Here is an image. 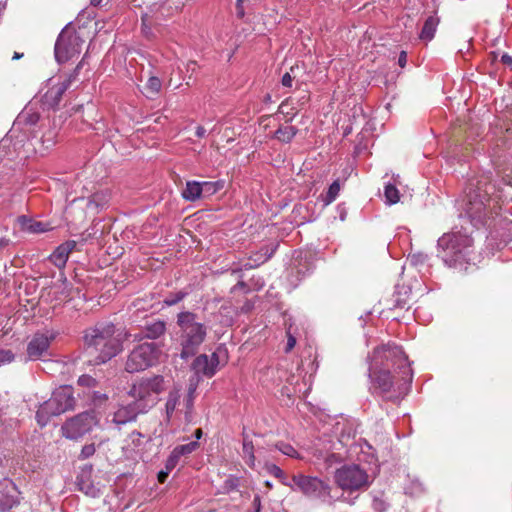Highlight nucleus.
<instances>
[{"label": "nucleus", "instance_id": "1", "mask_svg": "<svg viewBox=\"0 0 512 512\" xmlns=\"http://www.w3.org/2000/svg\"><path fill=\"white\" fill-rule=\"evenodd\" d=\"M495 193L496 186L488 175L470 179L467 183L460 207L474 227L490 226L499 215L501 207Z\"/></svg>", "mask_w": 512, "mask_h": 512}, {"label": "nucleus", "instance_id": "2", "mask_svg": "<svg viewBox=\"0 0 512 512\" xmlns=\"http://www.w3.org/2000/svg\"><path fill=\"white\" fill-rule=\"evenodd\" d=\"M115 326L97 324L85 331L84 342L87 353L94 356V364H103L115 357L122 350L120 334L115 335Z\"/></svg>", "mask_w": 512, "mask_h": 512}, {"label": "nucleus", "instance_id": "3", "mask_svg": "<svg viewBox=\"0 0 512 512\" xmlns=\"http://www.w3.org/2000/svg\"><path fill=\"white\" fill-rule=\"evenodd\" d=\"M473 239L460 231L443 234L437 241V256L448 267L466 269L472 260Z\"/></svg>", "mask_w": 512, "mask_h": 512}, {"label": "nucleus", "instance_id": "4", "mask_svg": "<svg viewBox=\"0 0 512 512\" xmlns=\"http://www.w3.org/2000/svg\"><path fill=\"white\" fill-rule=\"evenodd\" d=\"M176 324L179 327L180 356L182 359H188L194 356L204 343L208 327L199 321L196 313L191 311L179 312L176 317Z\"/></svg>", "mask_w": 512, "mask_h": 512}, {"label": "nucleus", "instance_id": "5", "mask_svg": "<svg viewBox=\"0 0 512 512\" xmlns=\"http://www.w3.org/2000/svg\"><path fill=\"white\" fill-rule=\"evenodd\" d=\"M392 375L389 369L382 368L378 372L370 374L373 389L384 399L399 402L409 392L413 374L406 375L397 372Z\"/></svg>", "mask_w": 512, "mask_h": 512}, {"label": "nucleus", "instance_id": "6", "mask_svg": "<svg viewBox=\"0 0 512 512\" xmlns=\"http://www.w3.org/2000/svg\"><path fill=\"white\" fill-rule=\"evenodd\" d=\"M292 481L293 491L300 492L309 500L329 505L336 501L332 496V486L327 480L317 476L297 473L292 475Z\"/></svg>", "mask_w": 512, "mask_h": 512}, {"label": "nucleus", "instance_id": "7", "mask_svg": "<svg viewBox=\"0 0 512 512\" xmlns=\"http://www.w3.org/2000/svg\"><path fill=\"white\" fill-rule=\"evenodd\" d=\"M169 380L163 375L142 377L136 381L128 391L145 410L148 411L159 401V396L168 388Z\"/></svg>", "mask_w": 512, "mask_h": 512}, {"label": "nucleus", "instance_id": "8", "mask_svg": "<svg viewBox=\"0 0 512 512\" xmlns=\"http://www.w3.org/2000/svg\"><path fill=\"white\" fill-rule=\"evenodd\" d=\"M75 398L71 386H60L55 389L52 396L40 405L36 412V419L40 426H45L49 419L74 408Z\"/></svg>", "mask_w": 512, "mask_h": 512}, {"label": "nucleus", "instance_id": "9", "mask_svg": "<svg viewBox=\"0 0 512 512\" xmlns=\"http://www.w3.org/2000/svg\"><path fill=\"white\" fill-rule=\"evenodd\" d=\"M161 351L157 344L145 342L137 345L128 355L125 370L128 373H137L155 365Z\"/></svg>", "mask_w": 512, "mask_h": 512}, {"label": "nucleus", "instance_id": "10", "mask_svg": "<svg viewBox=\"0 0 512 512\" xmlns=\"http://www.w3.org/2000/svg\"><path fill=\"white\" fill-rule=\"evenodd\" d=\"M374 360L380 363L383 368L388 369L390 366L398 369L400 373L409 375L412 370L408 363V358L402 348L396 344H385L374 350Z\"/></svg>", "mask_w": 512, "mask_h": 512}, {"label": "nucleus", "instance_id": "11", "mask_svg": "<svg viewBox=\"0 0 512 512\" xmlns=\"http://www.w3.org/2000/svg\"><path fill=\"white\" fill-rule=\"evenodd\" d=\"M83 40L79 34L65 27L59 34L55 47L54 54L58 63H65L77 56L81 52Z\"/></svg>", "mask_w": 512, "mask_h": 512}, {"label": "nucleus", "instance_id": "12", "mask_svg": "<svg viewBox=\"0 0 512 512\" xmlns=\"http://www.w3.org/2000/svg\"><path fill=\"white\" fill-rule=\"evenodd\" d=\"M335 482L342 490L356 491L369 485L368 474L358 465H344L335 472Z\"/></svg>", "mask_w": 512, "mask_h": 512}, {"label": "nucleus", "instance_id": "13", "mask_svg": "<svg viewBox=\"0 0 512 512\" xmlns=\"http://www.w3.org/2000/svg\"><path fill=\"white\" fill-rule=\"evenodd\" d=\"M96 424L94 412H83L67 420L62 426V432L66 438L75 440L89 433Z\"/></svg>", "mask_w": 512, "mask_h": 512}, {"label": "nucleus", "instance_id": "14", "mask_svg": "<svg viewBox=\"0 0 512 512\" xmlns=\"http://www.w3.org/2000/svg\"><path fill=\"white\" fill-rule=\"evenodd\" d=\"M82 63L83 60L76 66L73 73L70 74L66 80L53 85L47 90L43 96V102L45 105L50 108H56L59 105L64 93L71 86L72 82L77 78L79 70L82 67Z\"/></svg>", "mask_w": 512, "mask_h": 512}, {"label": "nucleus", "instance_id": "15", "mask_svg": "<svg viewBox=\"0 0 512 512\" xmlns=\"http://www.w3.org/2000/svg\"><path fill=\"white\" fill-rule=\"evenodd\" d=\"M53 336L43 333H36L27 344V356L30 360H38L49 356V347Z\"/></svg>", "mask_w": 512, "mask_h": 512}, {"label": "nucleus", "instance_id": "16", "mask_svg": "<svg viewBox=\"0 0 512 512\" xmlns=\"http://www.w3.org/2000/svg\"><path fill=\"white\" fill-rule=\"evenodd\" d=\"M219 363V355L217 352H213L210 356L200 354L194 359L192 369L195 371L197 376L202 375L211 378L215 375Z\"/></svg>", "mask_w": 512, "mask_h": 512}, {"label": "nucleus", "instance_id": "17", "mask_svg": "<svg viewBox=\"0 0 512 512\" xmlns=\"http://www.w3.org/2000/svg\"><path fill=\"white\" fill-rule=\"evenodd\" d=\"M145 407H142L135 399L133 402L120 406L112 415V422L116 425H124L134 421L141 413H146Z\"/></svg>", "mask_w": 512, "mask_h": 512}, {"label": "nucleus", "instance_id": "18", "mask_svg": "<svg viewBox=\"0 0 512 512\" xmlns=\"http://www.w3.org/2000/svg\"><path fill=\"white\" fill-rule=\"evenodd\" d=\"M76 241L68 240L59 245L54 252L49 256V260L58 268H63L66 265L69 254L75 249Z\"/></svg>", "mask_w": 512, "mask_h": 512}, {"label": "nucleus", "instance_id": "19", "mask_svg": "<svg viewBox=\"0 0 512 512\" xmlns=\"http://www.w3.org/2000/svg\"><path fill=\"white\" fill-rule=\"evenodd\" d=\"M165 332L166 322L163 320H153L145 323L141 330L142 335L139 338L156 340L163 336Z\"/></svg>", "mask_w": 512, "mask_h": 512}, {"label": "nucleus", "instance_id": "20", "mask_svg": "<svg viewBox=\"0 0 512 512\" xmlns=\"http://www.w3.org/2000/svg\"><path fill=\"white\" fill-rule=\"evenodd\" d=\"M181 398V388L178 386H174L168 393L166 402H165V422L167 424L170 423L172 416L180 404Z\"/></svg>", "mask_w": 512, "mask_h": 512}, {"label": "nucleus", "instance_id": "21", "mask_svg": "<svg viewBox=\"0 0 512 512\" xmlns=\"http://www.w3.org/2000/svg\"><path fill=\"white\" fill-rule=\"evenodd\" d=\"M411 290L408 287H402L395 291L392 297L393 309H408Z\"/></svg>", "mask_w": 512, "mask_h": 512}, {"label": "nucleus", "instance_id": "22", "mask_svg": "<svg viewBox=\"0 0 512 512\" xmlns=\"http://www.w3.org/2000/svg\"><path fill=\"white\" fill-rule=\"evenodd\" d=\"M439 19L436 16H429L422 27L419 38L424 41H431L434 38Z\"/></svg>", "mask_w": 512, "mask_h": 512}, {"label": "nucleus", "instance_id": "23", "mask_svg": "<svg viewBox=\"0 0 512 512\" xmlns=\"http://www.w3.org/2000/svg\"><path fill=\"white\" fill-rule=\"evenodd\" d=\"M201 193V182L187 181L186 187L182 191V197L187 201L194 202L201 198Z\"/></svg>", "mask_w": 512, "mask_h": 512}, {"label": "nucleus", "instance_id": "24", "mask_svg": "<svg viewBox=\"0 0 512 512\" xmlns=\"http://www.w3.org/2000/svg\"><path fill=\"white\" fill-rule=\"evenodd\" d=\"M243 458L245 459L246 464L254 468L255 467V454H254V445L253 442L249 439V436L243 432Z\"/></svg>", "mask_w": 512, "mask_h": 512}, {"label": "nucleus", "instance_id": "25", "mask_svg": "<svg viewBox=\"0 0 512 512\" xmlns=\"http://www.w3.org/2000/svg\"><path fill=\"white\" fill-rule=\"evenodd\" d=\"M298 129L295 126H280L274 133V138L282 143H290L296 136Z\"/></svg>", "mask_w": 512, "mask_h": 512}, {"label": "nucleus", "instance_id": "26", "mask_svg": "<svg viewBox=\"0 0 512 512\" xmlns=\"http://www.w3.org/2000/svg\"><path fill=\"white\" fill-rule=\"evenodd\" d=\"M340 189H341L340 180L337 179V180L333 181V183L329 186L327 192L320 196L321 201L323 202L324 206H328L336 200V198L339 195Z\"/></svg>", "mask_w": 512, "mask_h": 512}, {"label": "nucleus", "instance_id": "27", "mask_svg": "<svg viewBox=\"0 0 512 512\" xmlns=\"http://www.w3.org/2000/svg\"><path fill=\"white\" fill-rule=\"evenodd\" d=\"M77 485L80 491L87 496L96 498L100 496V489L96 487L89 479L78 478Z\"/></svg>", "mask_w": 512, "mask_h": 512}, {"label": "nucleus", "instance_id": "28", "mask_svg": "<svg viewBox=\"0 0 512 512\" xmlns=\"http://www.w3.org/2000/svg\"><path fill=\"white\" fill-rule=\"evenodd\" d=\"M110 195L107 191H99L91 195L88 202V207H95L102 209L109 201Z\"/></svg>", "mask_w": 512, "mask_h": 512}, {"label": "nucleus", "instance_id": "29", "mask_svg": "<svg viewBox=\"0 0 512 512\" xmlns=\"http://www.w3.org/2000/svg\"><path fill=\"white\" fill-rule=\"evenodd\" d=\"M267 471L273 475L275 478L279 479V481L289 487L291 490H293V481L292 479L289 480L285 472L276 464H268Z\"/></svg>", "mask_w": 512, "mask_h": 512}, {"label": "nucleus", "instance_id": "30", "mask_svg": "<svg viewBox=\"0 0 512 512\" xmlns=\"http://www.w3.org/2000/svg\"><path fill=\"white\" fill-rule=\"evenodd\" d=\"M18 499L14 494L0 493V512H6L18 504Z\"/></svg>", "mask_w": 512, "mask_h": 512}, {"label": "nucleus", "instance_id": "31", "mask_svg": "<svg viewBox=\"0 0 512 512\" xmlns=\"http://www.w3.org/2000/svg\"><path fill=\"white\" fill-rule=\"evenodd\" d=\"M223 188V184L219 181H215V182H210V181H205V182H201V189H202V193H201V198L202 197H210L212 195H214L215 193H217L219 190H221Z\"/></svg>", "mask_w": 512, "mask_h": 512}, {"label": "nucleus", "instance_id": "32", "mask_svg": "<svg viewBox=\"0 0 512 512\" xmlns=\"http://www.w3.org/2000/svg\"><path fill=\"white\" fill-rule=\"evenodd\" d=\"M276 248L270 249L269 247L265 246L260 249L257 253H255L253 261L255 262L254 265H250V267L259 266L260 264L265 263L268 261Z\"/></svg>", "mask_w": 512, "mask_h": 512}, {"label": "nucleus", "instance_id": "33", "mask_svg": "<svg viewBox=\"0 0 512 512\" xmlns=\"http://www.w3.org/2000/svg\"><path fill=\"white\" fill-rule=\"evenodd\" d=\"M162 82L156 76H151L146 82L145 90L149 97L155 96L161 90Z\"/></svg>", "mask_w": 512, "mask_h": 512}, {"label": "nucleus", "instance_id": "34", "mask_svg": "<svg viewBox=\"0 0 512 512\" xmlns=\"http://www.w3.org/2000/svg\"><path fill=\"white\" fill-rule=\"evenodd\" d=\"M199 447L197 441H192L187 444L178 445L172 451L176 453L180 458L185 455H189Z\"/></svg>", "mask_w": 512, "mask_h": 512}, {"label": "nucleus", "instance_id": "35", "mask_svg": "<svg viewBox=\"0 0 512 512\" xmlns=\"http://www.w3.org/2000/svg\"><path fill=\"white\" fill-rule=\"evenodd\" d=\"M384 196H385L386 202L388 204H395V203H397L399 201V191L392 184H387L385 186Z\"/></svg>", "mask_w": 512, "mask_h": 512}, {"label": "nucleus", "instance_id": "36", "mask_svg": "<svg viewBox=\"0 0 512 512\" xmlns=\"http://www.w3.org/2000/svg\"><path fill=\"white\" fill-rule=\"evenodd\" d=\"M187 296V293L184 291H178L175 293H170L163 300V304L166 306H173L182 301Z\"/></svg>", "mask_w": 512, "mask_h": 512}, {"label": "nucleus", "instance_id": "37", "mask_svg": "<svg viewBox=\"0 0 512 512\" xmlns=\"http://www.w3.org/2000/svg\"><path fill=\"white\" fill-rule=\"evenodd\" d=\"M275 447L284 455H287L291 458H300L299 453L295 450V448L292 445L288 443L279 442L275 445Z\"/></svg>", "mask_w": 512, "mask_h": 512}, {"label": "nucleus", "instance_id": "38", "mask_svg": "<svg viewBox=\"0 0 512 512\" xmlns=\"http://www.w3.org/2000/svg\"><path fill=\"white\" fill-rule=\"evenodd\" d=\"M42 142L46 148H50L57 142V132L55 130H49L42 136Z\"/></svg>", "mask_w": 512, "mask_h": 512}, {"label": "nucleus", "instance_id": "39", "mask_svg": "<svg viewBox=\"0 0 512 512\" xmlns=\"http://www.w3.org/2000/svg\"><path fill=\"white\" fill-rule=\"evenodd\" d=\"M198 383V379L194 381L193 379L190 380L189 388H188V395L186 398V407L188 410H190L193 406V400H194V392L196 390V386Z\"/></svg>", "mask_w": 512, "mask_h": 512}, {"label": "nucleus", "instance_id": "40", "mask_svg": "<svg viewBox=\"0 0 512 512\" xmlns=\"http://www.w3.org/2000/svg\"><path fill=\"white\" fill-rule=\"evenodd\" d=\"M372 507L375 512H386L388 503L382 497L375 496L372 501Z\"/></svg>", "mask_w": 512, "mask_h": 512}, {"label": "nucleus", "instance_id": "41", "mask_svg": "<svg viewBox=\"0 0 512 512\" xmlns=\"http://www.w3.org/2000/svg\"><path fill=\"white\" fill-rule=\"evenodd\" d=\"M144 439H145V436L138 431H133L129 434V440L135 448L143 445Z\"/></svg>", "mask_w": 512, "mask_h": 512}, {"label": "nucleus", "instance_id": "42", "mask_svg": "<svg viewBox=\"0 0 512 512\" xmlns=\"http://www.w3.org/2000/svg\"><path fill=\"white\" fill-rule=\"evenodd\" d=\"M286 336H287V343H286V347H285L284 351H285V353H289L292 351V349L296 345V337L293 335V333L291 331V326L287 329Z\"/></svg>", "mask_w": 512, "mask_h": 512}, {"label": "nucleus", "instance_id": "43", "mask_svg": "<svg viewBox=\"0 0 512 512\" xmlns=\"http://www.w3.org/2000/svg\"><path fill=\"white\" fill-rule=\"evenodd\" d=\"M179 459L180 457L172 451L165 462V468L167 471L171 472L177 466Z\"/></svg>", "mask_w": 512, "mask_h": 512}, {"label": "nucleus", "instance_id": "44", "mask_svg": "<svg viewBox=\"0 0 512 512\" xmlns=\"http://www.w3.org/2000/svg\"><path fill=\"white\" fill-rule=\"evenodd\" d=\"M95 451H96V448L93 443L87 444V445L83 446V448L80 452L79 458L82 460L88 459L89 457L94 455Z\"/></svg>", "mask_w": 512, "mask_h": 512}, {"label": "nucleus", "instance_id": "45", "mask_svg": "<svg viewBox=\"0 0 512 512\" xmlns=\"http://www.w3.org/2000/svg\"><path fill=\"white\" fill-rule=\"evenodd\" d=\"M78 384L83 387H95L97 381L90 375H82L78 379Z\"/></svg>", "mask_w": 512, "mask_h": 512}, {"label": "nucleus", "instance_id": "46", "mask_svg": "<svg viewBox=\"0 0 512 512\" xmlns=\"http://www.w3.org/2000/svg\"><path fill=\"white\" fill-rule=\"evenodd\" d=\"M48 227L46 224L40 221H34L32 222L31 226H29V232L30 233H43L48 231Z\"/></svg>", "mask_w": 512, "mask_h": 512}, {"label": "nucleus", "instance_id": "47", "mask_svg": "<svg viewBox=\"0 0 512 512\" xmlns=\"http://www.w3.org/2000/svg\"><path fill=\"white\" fill-rule=\"evenodd\" d=\"M14 360V354L11 350L0 349V365L10 363Z\"/></svg>", "mask_w": 512, "mask_h": 512}, {"label": "nucleus", "instance_id": "48", "mask_svg": "<svg viewBox=\"0 0 512 512\" xmlns=\"http://www.w3.org/2000/svg\"><path fill=\"white\" fill-rule=\"evenodd\" d=\"M239 485V480L236 477L229 476L224 482V488L228 491L236 490Z\"/></svg>", "mask_w": 512, "mask_h": 512}, {"label": "nucleus", "instance_id": "49", "mask_svg": "<svg viewBox=\"0 0 512 512\" xmlns=\"http://www.w3.org/2000/svg\"><path fill=\"white\" fill-rule=\"evenodd\" d=\"M17 221L22 230L29 232V226H31V224L33 222L32 219L28 218L27 216L22 215L17 218Z\"/></svg>", "mask_w": 512, "mask_h": 512}, {"label": "nucleus", "instance_id": "50", "mask_svg": "<svg viewBox=\"0 0 512 512\" xmlns=\"http://www.w3.org/2000/svg\"><path fill=\"white\" fill-rule=\"evenodd\" d=\"M262 504H261V497L260 495L256 494L254 495L251 509H249L247 512H261Z\"/></svg>", "mask_w": 512, "mask_h": 512}, {"label": "nucleus", "instance_id": "51", "mask_svg": "<svg viewBox=\"0 0 512 512\" xmlns=\"http://www.w3.org/2000/svg\"><path fill=\"white\" fill-rule=\"evenodd\" d=\"M296 78V75H291V73H285L282 76L281 83L284 87H291L293 80Z\"/></svg>", "mask_w": 512, "mask_h": 512}, {"label": "nucleus", "instance_id": "52", "mask_svg": "<svg viewBox=\"0 0 512 512\" xmlns=\"http://www.w3.org/2000/svg\"><path fill=\"white\" fill-rule=\"evenodd\" d=\"M92 398L95 404H101L108 399L107 395L101 392H94Z\"/></svg>", "mask_w": 512, "mask_h": 512}, {"label": "nucleus", "instance_id": "53", "mask_svg": "<svg viewBox=\"0 0 512 512\" xmlns=\"http://www.w3.org/2000/svg\"><path fill=\"white\" fill-rule=\"evenodd\" d=\"M11 240L5 235H0V251L4 250L11 244Z\"/></svg>", "mask_w": 512, "mask_h": 512}, {"label": "nucleus", "instance_id": "54", "mask_svg": "<svg viewBox=\"0 0 512 512\" xmlns=\"http://www.w3.org/2000/svg\"><path fill=\"white\" fill-rule=\"evenodd\" d=\"M170 471H167L165 468L164 470L159 471L157 478L160 483H164L169 475Z\"/></svg>", "mask_w": 512, "mask_h": 512}, {"label": "nucleus", "instance_id": "55", "mask_svg": "<svg viewBox=\"0 0 512 512\" xmlns=\"http://www.w3.org/2000/svg\"><path fill=\"white\" fill-rule=\"evenodd\" d=\"M500 60L503 64L512 67V56L507 53L502 54Z\"/></svg>", "mask_w": 512, "mask_h": 512}, {"label": "nucleus", "instance_id": "56", "mask_svg": "<svg viewBox=\"0 0 512 512\" xmlns=\"http://www.w3.org/2000/svg\"><path fill=\"white\" fill-rule=\"evenodd\" d=\"M407 63V54L405 51H402L399 55V58H398V64L400 65V67H405Z\"/></svg>", "mask_w": 512, "mask_h": 512}, {"label": "nucleus", "instance_id": "57", "mask_svg": "<svg viewBox=\"0 0 512 512\" xmlns=\"http://www.w3.org/2000/svg\"><path fill=\"white\" fill-rule=\"evenodd\" d=\"M425 258H426V256H424V255H413V256L411 257V262H412L413 264H417L418 262H422V261H424V260H425Z\"/></svg>", "mask_w": 512, "mask_h": 512}, {"label": "nucleus", "instance_id": "58", "mask_svg": "<svg viewBox=\"0 0 512 512\" xmlns=\"http://www.w3.org/2000/svg\"><path fill=\"white\" fill-rule=\"evenodd\" d=\"M195 134L198 138H203L206 134V130L202 126L196 128Z\"/></svg>", "mask_w": 512, "mask_h": 512}, {"label": "nucleus", "instance_id": "59", "mask_svg": "<svg viewBox=\"0 0 512 512\" xmlns=\"http://www.w3.org/2000/svg\"><path fill=\"white\" fill-rule=\"evenodd\" d=\"M196 66H197L196 62H194V61H190V62L187 64V70H188V71H191V72H195V70H196Z\"/></svg>", "mask_w": 512, "mask_h": 512}, {"label": "nucleus", "instance_id": "60", "mask_svg": "<svg viewBox=\"0 0 512 512\" xmlns=\"http://www.w3.org/2000/svg\"><path fill=\"white\" fill-rule=\"evenodd\" d=\"M237 9V16L239 18H243L244 15H245V10H244V7L243 6H240V7H236Z\"/></svg>", "mask_w": 512, "mask_h": 512}, {"label": "nucleus", "instance_id": "61", "mask_svg": "<svg viewBox=\"0 0 512 512\" xmlns=\"http://www.w3.org/2000/svg\"><path fill=\"white\" fill-rule=\"evenodd\" d=\"M4 481H5V483H6V488H8V486H10V488H11L13 491H16V487H15V485H14L10 480L5 479Z\"/></svg>", "mask_w": 512, "mask_h": 512}, {"label": "nucleus", "instance_id": "62", "mask_svg": "<svg viewBox=\"0 0 512 512\" xmlns=\"http://www.w3.org/2000/svg\"><path fill=\"white\" fill-rule=\"evenodd\" d=\"M103 0H90V4L94 7H98L101 5Z\"/></svg>", "mask_w": 512, "mask_h": 512}, {"label": "nucleus", "instance_id": "63", "mask_svg": "<svg viewBox=\"0 0 512 512\" xmlns=\"http://www.w3.org/2000/svg\"><path fill=\"white\" fill-rule=\"evenodd\" d=\"M194 435H195V438L197 440H199L202 437V430L201 429H196L195 432H194Z\"/></svg>", "mask_w": 512, "mask_h": 512}, {"label": "nucleus", "instance_id": "64", "mask_svg": "<svg viewBox=\"0 0 512 512\" xmlns=\"http://www.w3.org/2000/svg\"><path fill=\"white\" fill-rule=\"evenodd\" d=\"M22 57H23V54H22V53L15 52V53H14V55H13V57H12V59H13V60H18V59H20V58H22Z\"/></svg>", "mask_w": 512, "mask_h": 512}]
</instances>
